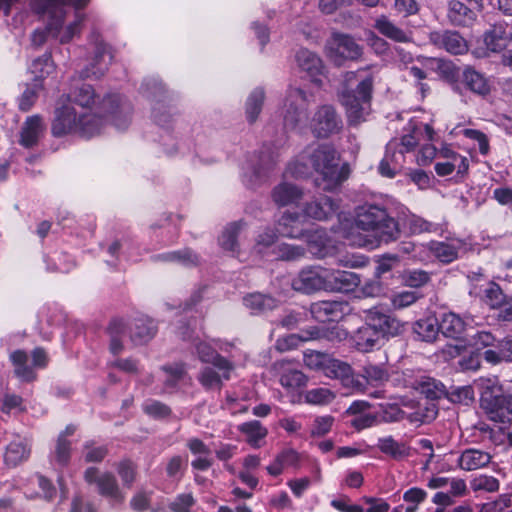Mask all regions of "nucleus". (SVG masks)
<instances>
[{
    "label": "nucleus",
    "mask_w": 512,
    "mask_h": 512,
    "mask_svg": "<svg viewBox=\"0 0 512 512\" xmlns=\"http://www.w3.org/2000/svg\"><path fill=\"white\" fill-rule=\"evenodd\" d=\"M416 389L420 392V394L425 396L424 399L433 402L436 399L448 395L446 386L442 382L429 377L418 381Z\"/></svg>",
    "instance_id": "obj_39"
},
{
    "label": "nucleus",
    "mask_w": 512,
    "mask_h": 512,
    "mask_svg": "<svg viewBox=\"0 0 512 512\" xmlns=\"http://www.w3.org/2000/svg\"><path fill=\"white\" fill-rule=\"evenodd\" d=\"M41 89L42 83L40 81H36L31 86L27 87L19 98V109L24 112L30 110L36 102Z\"/></svg>",
    "instance_id": "obj_54"
},
{
    "label": "nucleus",
    "mask_w": 512,
    "mask_h": 512,
    "mask_svg": "<svg viewBox=\"0 0 512 512\" xmlns=\"http://www.w3.org/2000/svg\"><path fill=\"white\" fill-rule=\"evenodd\" d=\"M272 199L278 206L296 204L303 197V191L297 185L282 182L272 190Z\"/></svg>",
    "instance_id": "obj_24"
},
{
    "label": "nucleus",
    "mask_w": 512,
    "mask_h": 512,
    "mask_svg": "<svg viewBox=\"0 0 512 512\" xmlns=\"http://www.w3.org/2000/svg\"><path fill=\"white\" fill-rule=\"evenodd\" d=\"M427 66L447 81H454L459 75L458 68L451 61L442 58L428 59Z\"/></svg>",
    "instance_id": "obj_45"
},
{
    "label": "nucleus",
    "mask_w": 512,
    "mask_h": 512,
    "mask_svg": "<svg viewBox=\"0 0 512 512\" xmlns=\"http://www.w3.org/2000/svg\"><path fill=\"white\" fill-rule=\"evenodd\" d=\"M362 376L368 384L378 386L388 381V372L378 365L369 364L363 368Z\"/></svg>",
    "instance_id": "obj_51"
},
{
    "label": "nucleus",
    "mask_w": 512,
    "mask_h": 512,
    "mask_svg": "<svg viewBox=\"0 0 512 512\" xmlns=\"http://www.w3.org/2000/svg\"><path fill=\"white\" fill-rule=\"evenodd\" d=\"M338 204L331 197L322 196L305 204L303 214L307 218L322 221L336 214Z\"/></svg>",
    "instance_id": "obj_20"
},
{
    "label": "nucleus",
    "mask_w": 512,
    "mask_h": 512,
    "mask_svg": "<svg viewBox=\"0 0 512 512\" xmlns=\"http://www.w3.org/2000/svg\"><path fill=\"white\" fill-rule=\"evenodd\" d=\"M30 455V446L25 441L17 440L11 442L7 449L6 453L4 455V461L8 466H16L22 461H25L28 459Z\"/></svg>",
    "instance_id": "obj_40"
},
{
    "label": "nucleus",
    "mask_w": 512,
    "mask_h": 512,
    "mask_svg": "<svg viewBox=\"0 0 512 512\" xmlns=\"http://www.w3.org/2000/svg\"><path fill=\"white\" fill-rule=\"evenodd\" d=\"M491 461L488 452L478 449H466L458 458V465L466 471H473L487 466Z\"/></svg>",
    "instance_id": "obj_27"
},
{
    "label": "nucleus",
    "mask_w": 512,
    "mask_h": 512,
    "mask_svg": "<svg viewBox=\"0 0 512 512\" xmlns=\"http://www.w3.org/2000/svg\"><path fill=\"white\" fill-rule=\"evenodd\" d=\"M374 27L383 36L395 42L406 43L411 40V36L408 32L394 24L384 15L380 16L375 20Z\"/></svg>",
    "instance_id": "obj_31"
},
{
    "label": "nucleus",
    "mask_w": 512,
    "mask_h": 512,
    "mask_svg": "<svg viewBox=\"0 0 512 512\" xmlns=\"http://www.w3.org/2000/svg\"><path fill=\"white\" fill-rule=\"evenodd\" d=\"M272 370L279 375L280 384L287 389H297L307 382L306 376L301 371L293 368L289 361H276L272 365Z\"/></svg>",
    "instance_id": "obj_19"
},
{
    "label": "nucleus",
    "mask_w": 512,
    "mask_h": 512,
    "mask_svg": "<svg viewBox=\"0 0 512 512\" xmlns=\"http://www.w3.org/2000/svg\"><path fill=\"white\" fill-rule=\"evenodd\" d=\"M89 0H32L38 13H49L52 21L47 26V31L36 30L32 35V43L40 46L46 41L47 35L58 37L59 29L63 23V6L73 5L76 9L84 7Z\"/></svg>",
    "instance_id": "obj_7"
},
{
    "label": "nucleus",
    "mask_w": 512,
    "mask_h": 512,
    "mask_svg": "<svg viewBox=\"0 0 512 512\" xmlns=\"http://www.w3.org/2000/svg\"><path fill=\"white\" fill-rule=\"evenodd\" d=\"M276 157L274 155L267 154L265 152H261L259 156L258 163L256 165H252V175L251 181L260 180L263 176L266 175V172L275 164Z\"/></svg>",
    "instance_id": "obj_55"
},
{
    "label": "nucleus",
    "mask_w": 512,
    "mask_h": 512,
    "mask_svg": "<svg viewBox=\"0 0 512 512\" xmlns=\"http://www.w3.org/2000/svg\"><path fill=\"white\" fill-rule=\"evenodd\" d=\"M440 332L448 338L458 339L465 330L464 321L454 313H445L439 322Z\"/></svg>",
    "instance_id": "obj_37"
},
{
    "label": "nucleus",
    "mask_w": 512,
    "mask_h": 512,
    "mask_svg": "<svg viewBox=\"0 0 512 512\" xmlns=\"http://www.w3.org/2000/svg\"><path fill=\"white\" fill-rule=\"evenodd\" d=\"M242 223L234 222L229 224L223 231L219 243L221 247L227 251L235 252L237 247V236Z\"/></svg>",
    "instance_id": "obj_50"
},
{
    "label": "nucleus",
    "mask_w": 512,
    "mask_h": 512,
    "mask_svg": "<svg viewBox=\"0 0 512 512\" xmlns=\"http://www.w3.org/2000/svg\"><path fill=\"white\" fill-rule=\"evenodd\" d=\"M398 148V140H391L386 146V153L384 157H389L390 165H392L395 173L402 167V163L404 161V151L397 150Z\"/></svg>",
    "instance_id": "obj_60"
},
{
    "label": "nucleus",
    "mask_w": 512,
    "mask_h": 512,
    "mask_svg": "<svg viewBox=\"0 0 512 512\" xmlns=\"http://www.w3.org/2000/svg\"><path fill=\"white\" fill-rule=\"evenodd\" d=\"M126 324L122 319H113L108 326V333L110 335V350L113 354H118L122 348L121 338L126 334Z\"/></svg>",
    "instance_id": "obj_48"
},
{
    "label": "nucleus",
    "mask_w": 512,
    "mask_h": 512,
    "mask_svg": "<svg viewBox=\"0 0 512 512\" xmlns=\"http://www.w3.org/2000/svg\"><path fill=\"white\" fill-rule=\"evenodd\" d=\"M154 260L176 263L185 267L196 266L199 263L197 254L188 248L156 255Z\"/></svg>",
    "instance_id": "obj_36"
},
{
    "label": "nucleus",
    "mask_w": 512,
    "mask_h": 512,
    "mask_svg": "<svg viewBox=\"0 0 512 512\" xmlns=\"http://www.w3.org/2000/svg\"><path fill=\"white\" fill-rule=\"evenodd\" d=\"M84 478L88 483H96L98 492L105 497H110L118 502L124 500V496L119 489L115 476L111 473L99 475L98 469L90 467L85 471Z\"/></svg>",
    "instance_id": "obj_15"
},
{
    "label": "nucleus",
    "mask_w": 512,
    "mask_h": 512,
    "mask_svg": "<svg viewBox=\"0 0 512 512\" xmlns=\"http://www.w3.org/2000/svg\"><path fill=\"white\" fill-rule=\"evenodd\" d=\"M331 357L327 353L310 350L304 353V363L307 367L315 370L326 371Z\"/></svg>",
    "instance_id": "obj_52"
},
{
    "label": "nucleus",
    "mask_w": 512,
    "mask_h": 512,
    "mask_svg": "<svg viewBox=\"0 0 512 512\" xmlns=\"http://www.w3.org/2000/svg\"><path fill=\"white\" fill-rule=\"evenodd\" d=\"M265 93L263 89L256 88L249 95L246 102V116L250 123L257 120L264 103Z\"/></svg>",
    "instance_id": "obj_47"
},
{
    "label": "nucleus",
    "mask_w": 512,
    "mask_h": 512,
    "mask_svg": "<svg viewBox=\"0 0 512 512\" xmlns=\"http://www.w3.org/2000/svg\"><path fill=\"white\" fill-rule=\"evenodd\" d=\"M156 334V325L147 317L134 320L130 326V338L135 344H143L151 340Z\"/></svg>",
    "instance_id": "obj_28"
},
{
    "label": "nucleus",
    "mask_w": 512,
    "mask_h": 512,
    "mask_svg": "<svg viewBox=\"0 0 512 512\" xmlns=\"http://www.w3.org/2000/svg\"><path fill=\"white\" fill-rule=\"evenodd\" d=\"M359 284L360 277L354 272L327 269L326 291L349 292Z\"/></svg>",
    "instance_id": "obj_18"
},
{
    "label": "nucleus",
    "mask_w": 512,
    "mask_h": 512,
    "mask_svg": "<svg viewBox=\"0 0 512 512\" xmlns=\"http://www.w3.org/2000/svg\"><path fill=\"white\" fill-rule=\"evenodd\" d=\"M352 340L357 350L369 352L378 346L383 339L374 327L369 325V321H365L364 325L354 332Z\"/></svg>",
    "instance_id": "obj_23"
},
{
    "label": "nucleus",
    "mask_w": 512,
    "mask_h": 512,
    "mask_svg": "<svg viewBox=\"0 0 512 512\" xmlns=\"http://www.w3.org/2000/svg\"><path fill=\"white\" fill-rule=\"evenodd\" d=\"M419 135L420 131L416 127H412L407 134L401 137L400 142H398V147H402L400 150H403L404 153L413 150L419 143Z\"/></svg>",
    "instance_id": "obj_64"
},
{
    "label": "nucleus",
    "mask_w": 512,
    "mask_h": 512,
    "mask_svg": "<svg viewBox=\"0 0 512 512\" xmlns=\"http://www.w3.org/2000/svg\"><path fill=\"white\" fill-rule=\"evenodd\" d=\"M61 97L71 105L78 106L81 111L96 113L103 121L104 118L111 120L119 130H125L130 125L132 106L119 94L108 95L98 107L94 108L97 99L95 90L91 85L83 83L71 93Z\"/></svg>",
    "instance_id": "obj_3"
},
{
    "label": "nucleus",
    "mask_w": 512,
    "mask_h": 512,
    "mask_svg": "<svg viewBox=\"0 0 512 512\" xmlns=\"http://www.w3.org/2000/svg\"><path fill=\"white\" fill-rule=\"evenodd\" d=\"M480 390L481 407L495 422L507 423L512 420V404L502 392L496 378H480L475 382Z\"/></svg>",
    "instance_id": "obj_6"
},
{
    "label": "nucleus",
    "mask_w": 512,
    "mask_h": 512,
    "mask_svg": "<svg viewBox=\"0 0 512 512\" xmlns=\"http://www.w3.org/2000/svg\"><path fill=\"white\" fill-rule=\"evenodd\" d=\"M45 124L39 115L28 117L22 125L19 143L25 148L36 146L44 135Z\"/></svg>",
    "instance_id": "obj_21"
},
{
    "label": "nucleus",
    "mask_w": 512,
    "mask_h": 512,
    "mask_svg": "<svg viewBox=\"0 0 512 512\" xmlns=\"http://www.w3.org/2000/svg\"><path fill=\"white\" fill-rule=\"evenodd\" d=\"M404 224L412 234L436 232L438 230L437 224L427 221L417 215L407 216Z\"/></svg>",
    "instance_id": "obj_49"
},
{
    "label": "nucleus",
    "mask_w": 512,
    "mask_h": 512,
    "mask_svg": "<svg viewBox=\"0 0 512 512\" xmlns=\"http://www.w3.org/2000/svg\"><path fill=\"white\" fill-rule=\"evenodd\" d=\"M30 69L31 72L35 75V82L40 81V79H43L46 75L52 73L54 66L50 55L45 54L42 57L35 59L32 62Z\"/></svg>",
    "instance_id": "obj_53"
},
{
    "label": "nucleus",
    "mask_w": 512,
    "mask_h": 512,
    "mask_svg": "<svg viewBox=\"0 0 512 512\" xmlns=\"http://www.w3.org/2000/svg\"><path fill=\"white\" fill-rule=\"evenodd\" d=\"M347 307L345 302L319 301L310 305V313L318 322H335L344 316Z\"/></svg>",
    "instance_id": "obj_17"
},
{
    "label": "nucleus",
    "mask_w": 512,
    "mask_h": 512,
    "mask_svg": "<svg viewBox=\"0 0 512 512\" xmlns=\"http://www.w3.org/2000/svg\"><path fill=\"white\" fill-rule=\"evenodd\" d=\"M365 321H369L382 339L395 337L403 332V323L382 308L372 307L365 311Z\"/></svg>",
    "instance_id": "obj_9"
},
{
    "label": "nucleus",
    "mask_w": 512,
    "mask_h": 512,
    "mask_svg": "<svg viewBox=\"0 0 512 512\" xmlns=\"http://www.w3.org/2000/svg\"><path fill=\"white\" fill-rule=\"evenodd\" d=\"M235 366L231 362V368L224 370L222 368L211 366L203 367L198 374V381L205 389H220L223 381H228L231 378V373L234 371Z\"/></svg>",
    "instance_id": "obj_22"
},
{
    "label": "nucleus",
    "mask_w": 512,
    "mask_h": 512,
    "mask_svg": "<svg viewBox=\"0 0 512 512\" xmlns=\"http://www.w3.org/2000/svg\"><path fill=\"white\" fill-rule=\"evenodd\" d=\"M362 55V48L347 34L334 33L329 44V56L337 61V58L356 60Z\"/></svg>",
    "instance_id": "obj_14"
},
{
    "label": "nucleus",
    "mask_w": 512,
    "mask_h": 512,
    "mask_svg": "<svg viewBox=\"0 0 512 512\" xmlns=\"http://www.w3.org/2000/svg\"><path fill=\"white\" fill-rule=\"evenodd\" d=\"M327 268L308 267L299 272L292 280L294 290L310 294L319 290L326 291Z\"/></svg>",
    "instance_id": "obj_11"
},
{
    "label": "nucleus",
    "mask_w": 512,
    "mask_h": 512,
    "mask_svg": "<svg viewBox=\"0 0 512 512\" xmlns=\"http://www.w3.org/2000/svg\"><path fill=\"white\" fill-rule=\"evenodd\" d=\"M462 242L430 241L427 249L440 262L449 264L458 258V250Z\"/></svg>",
    "instance_id": "obj_26"
},
{
    "label": "nucleus",
    "mask_w": 512,
    "mask_h": 512,
    "mask_svg": "<svg viewBox=\"0 0 512 512\" xmlns=\"http://www.w3.org/2000/svg\"><path fill=\"white\" fill-rule=\"evenodd\" d=\"M288 173L295 177H307L313 171L317 187L324 191L337 189L349 176L348 166L339 165V156L329 144L313 143L305 147L296 160L289 163Z\"/></svg>",
    "instance_id": "obj_1"
},
{
    "label": "nucleus",
    "mask_w": 512,
    "mask_h": 512,
    "mask_svg": "<svg viewBox=\"0 0 512 512\" xmlns=\"http://www.w3.org/2000/svg\"><path fill=\"white\" fill-rule=\"evenodd\" d=\"M243 303L253 312H264L267 310H272L277 305L274 298L271 296L263 295L261 293H253L244 297Z\"/></svg>",
    "instance_id": "obj_46"
},
{
    "label": "nucleus",
    "mask_w": 512,
    "mask_h": 512,
    "mask_svg": "<svg viewBox=\"0 0 512 512\" xmlns=\"http://www.w3.org/2000/svg\"><path fill=\"white\" fill-rule=\"evenodd\" d=\"M333 422L334 418L332 416L317 417L311 429V436L322 437L326 435L331 430Z\"/></svg>",
    "instance_id": "obj_62"
},
{
    "label": "nucleus",
    "mask_w": 512,
    "mask_h": 512,
    "mask_svg": "<svg viewBox=\"0 0 512 512\" xmlns=\"http://www.w3.org/2000/svg\"><path fill=\"white\" fill-rule=\"evenodd\" d=\"M325 373L328 376L340 379L345 385L362 386L358 380L354 379L353 370L346 362L331 358Z\"/></svg>",
    "instance_id": "obj_34"
},
{
    "label": "nucleus",
    "mask_w": 512,
    "mask_h": 512,
    "mask_svg": "<svg viewBox=\"0 0 512 512\" xmlns=\"http://www.w3.org/2000/svg\"><path fill=\"white\" fill-rule=\"evenodd\" d=\"M278 232L288 238H301L304 236L305 229L301 216L295 213H285L279 220Z\"/></svg>",
    "instance_id": "obj_33"
},
{
    "label": "nucleus",
    "mask_w": 512,
    "mask_h": 512,
    "mask_svg": "<svg viewBox=\"0 0 512 512\" xmlns=\"http://www.w3.org/2000/svg\"><path fill=\"white\" fill-rule=\"evenodd\" d=\"M335 395L328 388H314L308 390L305 394L306 402L316 405H324L330 403Z\"/></svg>",
    "instance_id": "obj_56"
},
{
    "label": "nucleus",
    "mask_w": 512,
    "mask_h": 512,
    "mask_svg": "<svg viewBox=\"0 0 512 512\" xmlns=\"http://www.w3.org/2000/svg\"><path fill=\"white\" fill-rule=\"evenodd\" d=\"M463 81L467 88L476 94L486 95L489 92V86L484 76L470 67L464 70Z\"/></svg>",
    "instance_id": "obj_43"
},
{
    "label": "nucleus",
    "mask_w": 512,
    "mask_h": 512,
    "mask_svg": "<svg viewBox=\"0 0 512 512\" xmlns=\"http://www.w3.org/2000/svg\"><path fill=\"white\" fill-rule=\"evenodd\" d=\"M438 414V408L435 402L422 399L417 402L415 410L407 418L412 423L424 424L433 421Z\"/></svg>",
    "instance_id": "obj_35"
},
{
    "label": "nucleus",
    "mask_w": 512,
    "mask_h": 512,
    "mask_svg": "<svg viewBox=\"0 0 512 512\" xmlns=\"http://www.w3.org/2000/svg\"><path fill=\"white\" fill-rule=\"evenodd\" d=\"M354 228L367 232L364 237L352 239V244L373 249L380 243H389L400 237L399 224L384 206L364 204L356 208Z\"/></svg>",
    "instance_id": "obj_2"
},
{
    "label": "nucleus",
    "mask_w": 512,
    "mask_h": 512,
    "mask_svg": "<svg viewBox=\"0 0 512 512\" xmlns=\"http://www.w3.org/2000/svg\"><path fill=\"white\" fill-rule=\"evenodd\" d=\"M321 329L319 326H312L308 329L302 330L298 335H290L286 339L278 340L276 344V348L280 351L296 346L298 340L300 341H312L317 340L321 341Z\"/></svg>",
    "instance_id": "obj_38"
},
{
    "label": "nucleus",
    "mask_w": 512,
    "mask_h": 512,
    "mask_svg": "<svg viewBox=\"0 0 512 512\" xmlns=\"http://www.w3.org/2000/svg\"><path fill=\"white\" fill-rule=\"evenodd\" d=\"M482 512H512V494L501 495L497 500L484 504Z\"/></svg>",
    "instance_id": "obj_59"
},
{
    "label": "nucleus",
    "mask_w": 512,
    "mask_h": 512,
    "mask_svg": "<svg viewBox=\"0 0 512 512\" xmlns=\"http://www.w3.org/2000/svg\"><path fill=\"white\" fill-rule=\"evenodd\" d=\"M414 332L421 340L432 342L440 332V325L436 318L420 319L414 325Z\"/></svg>",
    "instance_id": "obj_41"
},
{
    "label": "nucleus",
    "mask_w": 512,
    "mask_h": 512,
    "mask_svg": "<svg viewBox=\"0 0 512 512\" xmlns=\"http://www.w3.org/2000/svg\"><path fill=\"white\" fill-rule=\"evenodd\" d=\"M466 2L469 6L459 0L449 2L448 17L456 26H472L477 19V12L483 9V0H466Z\"/></svg>",
    "instance_id": "obj_13"
},
{
    "label": "nucleus",
    "mask_w": 512,
    "mask_h": 512,
    "mask_svg": "<svg viewBox=\"0 0 512 512\" xmlns=\"http://www.w3.org/2000/svg\"><path fill=\"white\" fill-rule=\"evenodd\" d=\"M195 500L192 494H180L170 504L171 512H190Z\"/></svg>",
    "instance_id": "obj_63"
},
{
    "label": "nucleus",
    "mask_w": 512,
    "mask_h": 512,
    "mask_svg": "<svg viewBox=\"0 0 512 512\" xmlns=\"http://www.w3.org/2000/svg\"><path fill=\"white\" fill-rule=\"evenodd\" d=\"M377 448L393 460L400 461L410 455V447L404 442L395 440L392 436L378 439Z\"/></svg>",
    "instance_id": "obj_29"
},
{
    "label": "nucleus",
    "mask_w": 512,
    "mask_h": 512,
    "mask_svg": "<svg viewBox=\"0 0 512 512\" xmlns=\"http://www.w3.org/2000/svg\"><path fill=\"white\" fill-rule=\"evenodd\" d=\"M102 126L103 120L96 113L77 111L74 105L59 98L51 127L54 136L76 133L89 138L98 134Z\"/></svg>",
    "instance_id": "obj_5"
},
{
    "label": "nucleus",
    "mask_w": 512,
    "mask_h": 512,
    "mask_svg": "<svg viewBox=\"0 0 512 512\" xmlns=\"http://www.w3.org/2000/svg\"><path fill=\"white\" fill-rule=\"evenodd\" d=\"M238 429L246 435L247 442L255 448L260 446L259 442L267 435V429L257 420L242 423Z\"/></svg>",
    "instance_id": "obj_42"
},
{
    "label": "nucleus",
    "mask_w": 512,
    "mask_h": 512,
    "mask_svg": "<svg viewBox=\"0 0 512 512\" xmlns=\"http://www.w3.org/2000/svg\"><path fill=\"white\" fill-rule=\"evenodd\" d=\"M296 62L298 67L313 79L323 74L324 65L321 58L308 49L302 48L296 53Z\"/></svg>",
    "instance_id": "obj_25"
},
{
    "label": "nucleus",
    "mask_w": 512,
    "mask_h": 512,
    "mask_svg": "<svg viewBox=\"0 0 512 512\" xmlns=\"http://www.w3.org/2000/svg\"><path fill=\"white\" fill-rule=\"evenodd\" d=\"M10 359L15 366V374L23 381L30 382L35 379V373L27 365L28 355L22 350H16L10 355Z\"/></svg>",
    "instance_id": "obj_44"
},
{
    "label": "nucleus",
    "mask_w": 512,
    "mask_h": 512,
    "mask_svg": "<svg viewBox=\"0 0 512 512\" xmlns=\"http://www.w3.org/2000/svg\"><path fill=\"white\" fill-rule=\"evenodd\" d=\"M308 96L297 87H291L286 95L283 107V124L285 129L294 130L308 118Z\"/></svg>",
    "instance_id": "obj_8"
},
{
    "label": "nucleus",
    "mask_w": 512,
    "mask_h": 512,
    "mask_svg": "<svg viewBox=\"0 0 512 512\" xmlns=\"http://www.w3.org/2000/svg\"><path fill=\"white\" fill-rule=\"evenodd\" d=\"M430 273L424 270H409L404 274L406 285L413 288L422 287L430 281Z\"/></svg>",
    "instance_id": "obj_61"
},
{
    "label": "nucleus",
    "mask_w": 512,
    "mask_h": 512,
    "mask_svg": "<svg viewBox=\"0 0 512 512\" xmlns=\"http://www.w3.org/2000/svg\"><path fill=\"white\" fill-rule=\"evenodd\" d=\"M195 350L201 362L211 364L214 367L222 368L227 371L231 368V361L220 355L208 343L199 341L195 344Z\"/></svg>",
    "instance_id": "obj_30"
},
{
    "label": "nucleus",
    "mask_w": 512,
    "mask_h": 512,
    "mask_svg": "<svg viewBox=\"0 0 512 512\" xmlns=\"http://www.w3.org/2000/svg\"><path fill=\"white\" fill-rule=\"evenodd\" d=\"M420 295L415 291H401L391 296V305L394 309L400 310L414 304Z\"/></svg>",
    "instance_id": "obj_57"
},
{
    "label": "nucleus",
    "mask_w": 512,
    "mask_h": 512,
    "mask_svg": "<svg viewBox=\"0 0 512 512\" xmlns=\"http://www.w3.org/2000/svg\"><path fill=\"white\" fill-rule=\"evenodd\" d=\"M429 42L438 49L453 55H462L468 51L467 41L454 30H433L428 34Z\"/></svg>",
    "instance_id": "obj_12"
},
{
    "label": "nucleus",
    "mask_w": 512,
    "mask_h": 512,
    "mask_svg": "<svg viewBox=\"0 0 512 512\" xmlns=\"http://www.w3.org/2000/svg\"><path fill=\"white\" fill-rule=\"evenodd\" d=\"M91 40L94 41L95 44V56L90 67L85 68L81 76L85 78H100L107 71L108 65L112 60V54L109 47L103 43L95 33L91 35Z\"/></svg>",
    "instance_id": "obj_16"
},
{
    "label": "nucleus",
    "mask_w": 512,
    "mask_h": 512,
    "mask_svg": "<svg viewBox=\"0 0 512 512\" xmlns=\"http://www.w3.org/2000/svg\"><path fill=\"white\" fill-rule=\"evenodd\" d=\"M348 336V332L339 325H333L330 327H322L321 329V341H326L331 344L340 343L345 340Z\"/></svg>",
    "instance_id": "obj_58"
},
{
    "label": "nucleus",
    "mask_w": 512,
    "mask_h": 512,
    "mask_svg": "<svg viewBox=\"0 0 512 512\" xmlns=\"http://www.w3.org/2000/svg\"><path fill=\"white\" fill-rule=\"evenodd\" d=\"M313 134L318 138H327L342 129V120L330 105L321 106L314 114L311 122Z\"/></svg>",
    "instance_id": "obj_10"
},
{
    "label": "nucleus",
    "mask_w": 512,
    "mask_h": 512,
    "mask_svg": "<svg viewBox=\"0 0 512 512\" xmlns=\"http://www.w3.org/2000/svg\"><path fill=\"white\" fill-rule=\"evenodd\" d=\"M486 48L491 52H500L506 47V25L498 23L492 25L483 35Z\"/></svg>",
    "instance_id": "obj_32"
},
{
    "label": "nucleus",
    "mask_w": 512,
    "mask_h": 512,
    "mask_svg": "<svg viewBox=\"0 0 512 512\" xmlns=\"http://www.w3.org/2000/svg\"><path fill=\"white\" fill-rule=\"evenodd\" d=\"M374 84V75L368 68L349 71L344 76V86L339 98L345 107L350 124L364 121L370 111V102Z\"/></svg>",
    "instance_id": "obj_4"
}]
</instances>
